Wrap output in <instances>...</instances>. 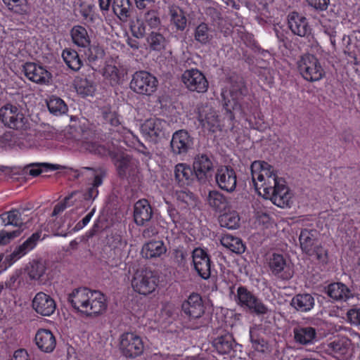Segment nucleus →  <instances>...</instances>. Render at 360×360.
<instances>
[{"mask_svg": "<svg viewBox=\"0 0 360 360\" xmlns=\"http://www.w3.org/2000/svg\"><path fill=\"white\" fill-rule=\"evenodd\" d=\"M288 27L294 34L307 37L311 32L307 18L302 15L292 12L288 16Z\"/></svg>", "mask_w": 360, "mask_h": 360, "instance_id": "nucleus-19", "label": "nucleus"}, {"mask_svg": "<svg viewBox=\"0 0 360 360\" xmlns=\"http://www.w3.org/2000/svg\"><path fill=\"white\" fill-rule=\"evenodd\" d=\"M252 180H277V174L273 167L263 160H255L250 167Z\"/></svg>", "mask_w": 360, "mask_h": 360, "instance_id": "nucleus-18", "label": "nucleus"}, {"mask_svg": "<svg viewBox=\"0 0 360 360\" xmlns=\"http://www.w3.org/2000/svg\"><path fill=\"white\" fill-rule=\"evenodd\" d=\"M81 150L101 156L110 155L114 160L117 172L122 178L126 176L127 174H133L138 167L137 160L133 159L127 153L120 150H115L106 148L91 141H82L81 142Z\"/></svg>", "mask_w": 360, "mask_h": 360, "instance_id": "nucleus-2", "label": "nucleus"}, {"mask_svg": "<svg viewBox=\"0 0 360 360\" xmlns=\"http://www.w3.org/2000/svg\"><path fill=\"white\" fill-rule=\"evenodd\" d=\"M47 106L50 112L55 115H60L68 111V107L65 102L56 96L50 98L47 102Z\"/></svg>", "mask_w": 360, "mask_h": 360, "instance_id": "nucleus-45", "label": "nucleus"}, {"mask_svg": "<svg viewBox=\"0 0 360 360\" xmlns=\"http://www.w3.org/2000/svg\"><path fill=\"white\" fill-rule=\"evenodd\" d=\"M294 340L297 343L307 345L317 340L316 330L311 326H299L293 329Z\"/></svg>", "mask_w": 360, "mask_h": 360, "instance_id": "nucleus-24", "label": "nucleus"}, {"mask_svg": "<svg viewBox=\"0 0 360 360\" xmlns=\"http://www.w3.org/2000/svg\"><path fill=\"white\" fill-rule=\"evenodd\" d=\"M25 77L30 81L39 84H47L51 80V73L44 67L34 63H26L23 65Z\"/></svg>", "mask_w": 360, "mask_h": 360, "instance_id": "nucleus-12", "label": "nucleus"}, {"mask_svg": "<svg viewBox=\"0 0 360 360\" xmlns=\"http://www.w3.org/2000/svg\"><path fill=\"white\" fill-rule=\"evenodd\" d=\"M221 243L225 248L237 254L244 252L245 249V245L239 238L229 234L221 237Z\"/></svg>", "mask_w": 360, "mask_h": 360, "instance_id": "nucleus-39", "label": "nucleus"}, {"mask_svg": "<svg viewBox=\"0 0 360 360\" xmlns=\"http://www.w3.org/2000/svg\"><path fill=\"white\" fill-rule=\"evenodd\" d=\"M103 117L105 120L112 126H117L120 123L119 117L115 112H105Z\"/></svg>", "mask_w": 360, "mask_h": 360, "instance_id": "nucleus-62", "label": "nucleus"}, {"mask_svg": "<svg viewBox=\"0 0 360 360\" xmlns=\"http://www.w3.org/2000/svg\"><path fill=\"white\" fill-rule=\"evenodd\" d=\"M234 170L228 166H221L217 169L215 180H236Z\"/></svg>", "mask_w": 360, "mask_h": 360, "instance_id": "nucleus-53", "label": "nucleus"}, {"mask_svg": "<svg viewBox=\"0 0 360 360\" xmlns=\"http://www.w3.org/2000/svg\"><path fill=\"white\" fill-rule=\"evenodd\" d=\"M70 198L71 195L67 196L65 198L63 202H60L55 205L52 212V217L58 215V214L63 212L68 207L70 206L68 202Z\"/></svg>", "mask_w": 360, "mask_h": 360, "instance_id": "nucleus-61", "label": "nucleus"}, {"mask_svg": "<svg viewBox=\"0 0 360 360\" xmlns=\"http://www.w3.org/2000/svg\"><path fill=\"white\" fill-rule=\"evenodd\" d=\"M107 245L114 251L116 257H120L124 248L127 245V242L122 240L120 235L112 233L107 238Z\"/></svg>", "mask_w": 360, "mask_h": 360, "instance_id": "nucleus-42", "label": "nucleus"}, {"mask_svg": "<svg viewBox=\"0 0 360 360\" xmlns=\"http://www.w3.org/2000/svg\"><path fill=\"white\" fill-rule=\"evenodd\" d=\"M152 208L146 199L138 200L134 205V218L138 226H143L152 217Z\"/></svg>", "mask_w": 360, "mask_h": 360, "instance_id": "nucleus-23", "label": "nucleus"}, {"mask_svg": "<svg viewBox=\"0 0 360 360\" xmlns=\"http://www.w3.org/2000/svg\"><path fill=\"white\" fill-rule=\"evenodd\" d=\"M327 295L336 301H346L352 297L349 288L342 283H333L328 285Z\"/></svg>", "mask_w": 360, "mask_h": 360, "instance_id": "nucleus-30", "label": "nucleus"}, {"mask_svg": "<svg viewBox=\"0 0 360 360\" xmlns=\"http://www.w3.org/2000/svg\"><path fill=\"white\" fill-rule=\"evenodd\" d=\"M298 70L302 77L311 82L320 81L326 75L321 63L312 54H304L300 58Z\"/></svg>", "mask_w": 360, "mask_h": 360, "instance_id": "nucleus-4", "label": "nucleus"}, {"mask_svg": "<svg viewBox=\"0 0 360 360\" xmlns=\"http://www.w3.org/2000/svg\"><path fill=\"white\" fill-rule=\"evenodd\" d=\"M101 183L102 181H94L84 193V199L86 200H94L98 194V187L101 185Z\"/></svg>", "mask_w": 360, "mask_h": 360, "instance_id": "nucleus-59", "label": "nucleus"}, {"mask_svg": "<svg viewBox=\"0 0 360 360\" xmlns=\"http://www.w3.org/2000/svg\"><path fill=\"white\" fill-rule=\"evenodd\" d=\"M45 264L41 261H33L28 269V274L31 279L38 280L45 273Z\"/></svg>", "mask_w": 360, "mask_h": 360, "instance_id": "nucleus-49", "label": "nucleus"}, {"mask_svg": "<svg viewBox=\"0 0 360 360\" xmlns=\"http://www.w3.org/2000/svg\"><path fill=\"white\" fill-rule=\"evenodd\" d=\"M174 195L177 200L182 201L188 206H194L196 204L195 196L189 191L176 189L174 191Z\"/></svg>", "mask_w": 360, "mask_h": 360, "instance_id": "nucleus-52", "label": "nucleus"}, {"mask_svg": "<svg viewBox=\"0 0 360 360\" xmlns=\"http://www.w3.org/2000/svg\"><path fill=\"white\" fill-rule=\"evenodd\" d=\"M271 272L283 280H288L292 276V271L287 265L283 256L280 254H273L269 262Z\"/></svg>", "mask_w": 360, "mask_h": 360, "instance_id": "nucleus-20", "label": "nucleus"}, {"mask_svg": "<svg viewBox=\"0 0 360 360\" xmlns=\"http://www.w3.org/2000/svg\"><path fill=\"white\" fill-rule=\"evenodd\" d=\"M14 126H8L10 128L15 129H23L26 127L27 119L24 116L23 113L18 108L16 112L13 113L11 121Z\"/></svg>", "mask_w": 360, "mask_h": 360, "instance_id": "nucleus-54", "label": "nucleus"}, {"mask_svg": "<svg viewBox=\"0 0 360 360\" xmlns=\"http://www.w3.org/2000/svg\"><path fill=\"white\" fill-rule=\"evenodd\" d=\"M193 168L185 163L177 164L174 169L176 180H190L193 175Z\"/></svg>", "mask_w": 360, "mask_h": 360, "instance_id": "nucleus-47", "label": "nucleus"}, {"mask_svg": "<svg viewBox=\"0 0 360 360\" xmlns=\"http://www.w3.org/2000/svg\"><path fill=\"white\" fill-rule=\"evenodd\" d=\"M70 36L74 44L81 48H88L91 44V38L85 27L75 25L70 30Z\"/></svg>", "mask_w": 360, "mask_h": 360, "instance_id": "nucleus-32", "label": "nucleus"}, {"mask_svg": "<svg viewBox=\"0 0 360 360\" xmlns=\"http://www.w3.org/2000/svg\"><path fill=\"white\" fill-rule=\"evenodd\" d=\"M82 314L86 316H96L104 312L107 308L105 295L100 291L91 290L89 294Z\"/></svg>", "mask_w": 360, "mask_h": 360, "instance_id": "nucleus-10", "label": "nucleus"}, {"mask_svg": "<svg viewBox=\"0 0 360 360\" xmlns=\"http://www.w3.org/2000/svg\"><path fill=\"white\" fill-rule=\"evenodd\" d=\"M158 278L156 274L149 269L138 270L131 280L134 291L141 295L152 293L156 288Z\"/></svg>", "mask_w": 360, "mask_h": 360, "instance_id": "nucleus-6", "label": "nucleus"}, {"mask_svg": "<svg viewBox=\"0 0 360 360\" xmlns=\"http://www.w3.org/2000/svg\"><path fill=\"white\" fill-rule=\"evenodd\" d=\"M158 79L147 71H136L132 75L130 89L135 93L144 96H150L157 90Z\"/></svg>", "mask_w": 360, "mask_h": 360, "instance_id": "nucleus-5", "label": "nucleus"}, {"mask_svg": "<svg viewBox=\"0 0 360 360\" xmlns=\"http://www.w3.org/2000/svg\"><path fill=\"white\" fill-rule=\"evenodd\" d=\"M130 5L129 0H114L113 12L120 20H124L129 16Z\"/></svg>", "mask_w": 360, "mask_h": 360, "instance_id": "nucleus-44", "label": "nucleus"}, {"mask_svg": "<svg viewBox=\"0 0 360 360\" xmlns=\"http://www.w3.org/2000/svg\"><path fill=\"white\" fill-rule=\"evenodd\" d=\"M193 169L198 180L207 179L212 176V162L206 155H198L195 158Z\"/></svg>", "mask_w": 360, "mask_h": 360, "instance_id": "nucleus-21", "label": "nucleus"}, {"mask_svg": "<svg viewBox=\"0 0 360 360\" xmlns=\"http://www.w3.org/2000/svg\"><path fill=\"white\" fill-rule=\"evenodd\" d=\"M219 222L222 227L236 229L239 227L240 217L236 212L224 213L219 217Z\"/></svg>", "mask_w": 360, "mask_h": 360, "instance_id": "nucleus-41", "label": "nucleus"}, {"mask_svg": "<svg viewBox=\"0 0 360 360\" xmlns=\"http://www.w3.org/2000/svg\"><path fill=\"white\" fill-rule=\"evenodd\" d=\"M214 30L205 22L199 24L194 30L195 40L202 45L210 44L214 38Z\"/></svg>", "mask_w": 360, "mask_h": 360, "instance_id": "nucleus-34", "label": "nucleus"}, {"mask_svg": "<svg viewBox=\"0 0 360 360\" xmlns=\"http://www.w3.org/2000/svg\"><path fill=\"white\" fill-rule=\"evenodd\" d=\"M199 120L204 127H207L210 130H214V128L219 126V118L214 112H210L205 116L200 113Z\"/></svg>", "mask_w": 360, "mask_h": 360, "instance_id": "nucleus-48", "label": "nucleus"}, {"mask_svg": "<svg viewBox=\"0 0 360 360\" xmlns=\"http://www.w3.org/2000/svg\"><path fill=\"white\" fill-rule=\"evenodd\" d=\"M168 12L170 24L177 30H184L187 25V18L183 9L173 4L169 6Z\"/></svg>", "mask_w": 360, "mask_h": 360, "instance_id": "nucleus-29", "label": "nucleus"}, {"mask_svg": "<svg viewBox=\"0 0 360 360\" xmlns=\"http://www.w3.org/2000/svg\"><path fill=\"white\" fill-rule=\"evenodd\" d=\"M55 172L56 178L76 179V169L59 164L45 162H34L23 165L6 166L0 165V176L13 178L15 176L36 179L49 177L50 172Z\"/></svg>", "mask_w": 360, "mask_h": 360, "instance_id": "nucleus-1", "label": "nucleus"}, {"mask_svg": "<svg viewBox=\"0 0 360 360\" xmlns=\"http://www.w3.org/2000/svg\"><path fill=\"white\" fill-rule=\"evenodd\" d=\"M212 345L219 354H226L233 349L236 342L231 334L226 333L214 338Z\"/></svg>", "mask_w": 360, "mask_h": 360, "instance_id": "nucleus-33", "label": "nucleus"}, {"mask_svg": "<svg viewBox=\"0 0 360 360\" xmlns=\"http://www.w3.org/2000/svg\"><path fill=\"white\" fill-rule=\"evenodd\" d=\"M350 347V341L346 338H342L331 342L328 345V347L331 352L339 357L346 355Z\"/></svg>", "mask_w": 360, "mask_h": 360, "instance_id": "nucleus-40", "label": "nucleus"}, {"mask_svg": "<svg viewBox=\"0 0 360 360\" xmlns=\"http://www.w3.org/2000/svg\"><path fill=\"white\" fill-rule=\"evenodd\" d=\"M62 57L66 65L72 70L77 71L82 66V61L77 52L72 49L63 50Z\"/></svg>", "mask_w": 360, "mask_h": 360, "instance_id": "nucleus-38", "label": "nucleus"}, {"mask_svg": "<svg viewBox=\"0 0 360 360\" xmlns=\"http://www.w3.org/2000/svg\"><path fill=\"white\" fill-rule=\"evenodd\" d=\"M207 202L210 206L217 211H221L226 206V199L216 191H210Z\"/></svg>", "mask_w": 360, "mask_h": 360, "instance_id": "nucleus-46", "label": "nucleus"}, {"mask_svg": "<svg viewBox=\"0 0 360 360\" xmlns=\"http://www.w3.org/2000/svg\"><path fill=\"white\" fill-rule=\"evenodd\" d=\"M193 262L195 271L202 278L207 279L210 277V259L203 250L196 248L193 250Z\"/></svg>", "mask_w": 360, "mask_h": 360, "instance_id": "nucleus-16", "label": "nucleus"}, {"mask_svg": "<svg viewBox=\"0 0 360 360\" xmlns=\"http://www.w3.org/2000/svg\"><path fill=\"white\" fill-rule=\"evenodd\" d=\"M6 7L11 11L19 15L29 14L30 9L27 0H3Z\"/></svg>", "mask_w": 360, "mask_h": 360, "instance_id": "nucleus-43", "label": "nucleus"}, {"mask_svg": "<svg viewBox=\"0 0 360 360\" xmlns=\"http://www.w3.org/2000/svg\"><path fill=\"white\" fill-rule=\"evenodd\" d=\"M133 35L136 38H142L146 32L145 22L141 20H136L131 26Z\"/></svg>", "mask_w": 360, "mask_h": 360, "instance_id": "nucleus-55", "label": "nucleus"}, {"mask_svg": "<svg viewBox=\"0 0 360 360\" xmlns=\"http://www.w3.org/2000/svg\"><path fill=\"white\" fill-rule=\"evenodd\" d=\"M32 307L37 314L44 316H49L54 313L56 309V304L49 295L39 292L33 298Z\"/></svg>", "mask_w": 360, "mask_h": 360, "instance_id": "nucleus-13", "label": "nucleus"}, {"mask_svg": "<svg viewBox=\"0 0 360 360\" xmlns=\"http://www.w3.org/2000/svg\"><path fill=\"white\" fill-rule=\"evenodd\" d=\"M120 349L127 358H136L144 350L142 338L134 333H124L120 337Z\"/></svg>", "mask_w": 360, "mask_h": 360, "instance_id": "nucleus-7", "label": "nucleus"}, {"mask_svg": "<svg viewBox=\"0 0 360 360\" xmlns=\"http://www.w3.org/2000/svg\"><path fill=\"white\" fill-rule=\"evenodd\" d=\"M315 304L314 297L309 293L298 294L292 297L290 305L297 311L305 313L311 310Z\"/></svg>", "mask_w": 360, "mask_h": 360, "instance_id": "nucleus-28", "label": "nucleus"}, {"mask_svg": "<svg viewBox=\"0 0 360 360\" xmlns=\"http://www.w3.org/2000/svg\"><path fill=\"white\" fill-rule=\"evenodd\" d=\"M75 88L77 94L84 97L93 96L96 90L93 81L83 77H77L75 79Z\"/></svg>", "mask_w": 360, "mask_h": 360, "instance_id": "nucleus-37", "label": "nucleus"}, {"mask_svg": "<svg viewBox=\"0 0 360 360\" xmlns=\"http://www.w3.org/2000/svg\"><path fill=\"white\" fill-rule=\"evenodd\" d=\"M348 321L353 325L360 326V308L353 307L347 312Z\"/></svg>", "mask_w": 360, "mask_h": 360, "instance_id": "nucleus-58", "label": "nucleus"}, {"mask_svg": "<svg viewBox=\"0 0 360 360\" xmlns=\"http://www.w3.org/2000/svg\"><path fill=\"white\" fill-rule=\"evenodd\" d=\"M37 347L43 352H51L56 347V339L53 333L46 329H40L35 335Z\"/></svg>", "mask_w": 360, "mask_h": 360, "instance_id": "nucleus-27", "label": "nucleus"}, {"mask_svg": "<svg viewBox=\"0 0 360 360\" xmlns=\"http://www.w3.org/2000/svg\"><path fill=\"white\" fill-rule=\"evenodd\" d=\"M95 209L94 208L89 213H88L82 221H79L75 226L74 231H77L82 228H84L85 226H86L89 222L90 221L91 217L94 214Z\"/></svg>", "mask_w": 360, "mask_h": 360, "instance_id": "nucleus-63", "label": "nucleus"}, {"mask_svg": "<svg viewBox=\"0 0 360 360\" xmlns=\"http://www.w3.org/2000/svg\"><path fill=\"white\" fill-rule=\"evenodd\" d=\"M299 240L300 247L306 254L312 255L316 254L318 259H321L325 250H320L319 248L316 245V231L314 230L304 229L301 231Z\"/></svg>", "mask_w": 360, "mask_h": 360, "instance_id": "nucleus-11", "label": "nucleus"}, {"mask_svg": "<svg viewBox=\"0 0 360 360\" xmlns=\"http://www.w3.org/2000/svg\"><path fill=\"white\" fill-rule=\"evenodd\" d=\"M167 252V248L161 240H153L146 243L142 248L143 257L153 259L161 257Z\"/></svg>", "mask_w": 360, "mask_h": 360, "instance_id": "nucleus-31", "label": "nucleus"}, {"mask_svg": "<svg viewBox=\"0 0 360 360\" xmlns=\"http://www.w3.org/2000/svg\"><path fill=\"white\" fill-rule=\"evenodd\" d=\"M308 4L319 11H326L329 5L330 0H307Z\"/></svg>", "mask_w": 360, "mask_h": 360, "instance_id": "nucleus-60", "label": "nucleus"}, {"mask_svg": "<svg viewBox=\"0 0 360 360\" xmlns=\"http://www.w3.org/2000/svg\"><path fill=\"white\" fill-rule=\"evenodd\" d=\"M2 224L6 226L12 225L17 227H21L27 220L22 216V212L18 210H12L6 212L0 215Z\"/></svg>", "mask_w": 360, "mask_h": 360, "instance_id": "nucleus-35", "label": "nucleus"}, {"mask_svg": "<svg viewBox=\"0 0 360 360\" xmlns=\"http://www.w3.org/2000/svg\"><path fill=\"white\" fill-rule=\"evenodd\" d=\"M91 290L87 288H79L74 289L68 295V301L77 311L82 313L84 305L88 300V295Z\"/></svg>", "mask_w": 360, "mask_h": 360, "instance_id": "nucleus-26", "label": "nucleus"}, {"mask_svg": "<svg viewBox=\"0 0 360 360\" xmlns=\"http://www.w3.org/2000/svg\"><path fill=\"white\" fill-rule=\"evenodd\" d=\"M255 190L258 194L265 199H270L274 205L280 207H289L292 193L289 188L280 181H274V186L268 185L264 182L260 187L257 181H252Z\"/></svg>", "mask_w": 360, "mask_h": 360, "instance_id": "nucleus-3", "label": "nucleus"}, {"mask_svg": "<svg viewBox=\"0 0 360 360\" xmlns=\"http://www.w3.org/2000/svg\"><path fill=\"white\" fill-rule=\"evenodd\" d=\"M236 302L242 307L248 309L257 315H264L268 312V308L263 302L245 287L237 290Z\"/></svg>", "mask_w": 360, "mask_h": 360, "instance_id": "nucleus-8", "label": "nucleus"}, {"mask_svg": "<svg viewBox=\"0 0 360 360\" xmlns=\"http://www.w3.org/2000/svg\"><path fill=\"white\" fill-rule=\"evenodd\" d=\"M20 230L17 229L13 231H0V245H4L9 243L13 239L19 236L20 234Z\"/></svg>", "mask_w": 360, "mask_h": 360, "instance_id": "nucleus-56", "label": "nucleus"}, {"mask_svg": "<svg viewBox=\"0 0 360 360\" xmlns=\"http://www.w3.org/2000/svg\"><path fill=\"white\" fill-rule=\"evenodd\" d=\"M182 310L191 321L200 319L205 312V308L200 295L192 293L182 304Z\"/></svg>", "mask_w": 360, "mask_h": 360, "instance_id": "nucleus-15", "label": "nucleus"}, {"mask_svg": "<svg viewBox=\"0 0 360 360\" xmlns=\"http://www.w3.org/2000/svg\"><path fill=\"white\" fill-rule=\"evenodd\" d=\"M167 124L162 119L151 117L146 120L141 127L142 134L151 141H155L158 137L164 134Z\"/></svg>", "mask_w": 360, "mask_h": 360, "instance_id": "nucleus-14", "label": "nucleus"}, {"mask_svg": "<svg viewBox=\"0 0 360 360\" xmlns=\"http://www.w3.org/2000/svg\"><path fill=\"white\" fill-rule=\"evenodd\" d=\"M192 145V139L185 130H179L174 133L170 143L172 152L176 155L186 153Z\"/></svg>", "mask_w": 360, "mask_h": 360, "instance_id": "nucleus-17", "label": "nucleus"}, {"mask_svg": "<svg viewBox=\"0 0 360 360\" xmlns=\"http://www.w3.org/2000/svg\"><path fill=\"white\" fill-rule=\"evenodd\" d=\"M181 80L186 87L198 93H204L208 88V82L205 75L197 69H190L184 71Z\"/></svg>", "mask_w": 360, "mask_h": 360, "instance_id": "nucleus-9", "label": "nucleus"}, {"mask_svg": "<svg viewBox=\"0 0 360 360\" xmlns=\"http://www.w3.org/2000/svg\"><path fill=\"white\" fill-rule=\"evenodd\" d=\"M108 171L104 166L83 167L76 169V179L103 180L108 178Z\"/></svg>", "mask_w": 360, "mask_h": 360, "instance_id": "nucleus-22", "label": "nucleus"}, {"mask_svg": "<svg viewBox=\"0 0 360 360\" xmlns=\"http://www.w3.org/2000/svg\"><path fill=\"white\" fill-rule=\"evenodd\" d=\"M150 47L155 51H160L164 48L165 38L158 32H152L147 38Z\"/></svg>", "mask_w": 360, "mask_h": 360, "instance_id": "nucleus-51", "label": "nucleus"}, {"mask_svg": "<svg viewBox=\"0 0 360 360\" xmlns=\"http://www.w3.org/2000/svg\"><path fill=\"white\" fill-rule=\"evenodd\" d=\"M18 107L11 104H7L0 109V119L6 126H14L11 121L13 113L16 112Z\"/></svg>", "mask_w": 360, "mask_h": 360, "instance_id": "nucleus-50", "label": "nucleus"}, {"mask_svg": "<svg viewBox=\"0 0 360 360\" xmlns=\"http://www.w3.org/2000/svg\"><path fill=\"white\" fill-rule=\"evenodd\" d=\"M144 22L150 28H156L160 24V20L154 11H150L145 15Z\"/></svg>", "mask_w": 360, "mask_h": 360, "instance_id": "nucleus-57", "label": "nucleus"}, {"mask_svg": "<svg viewBox=\"0 0 360 360\" xmlns=\"http://www.w3.org/2000/svg\"><path fill=\"white\" fill-rule=\"evenodd\" d=\"M41 236L40 232H36L29 237L22 244L16 247L8 256L9 259L15 262L25 255L32 250L37 245Z\"/></svg>", "mask_w": 360, "mask_h": 360, "instance_id": "nucleus-25", "label": "nucleus"}, {"mask_svg": "<svg viewBox=\"0 0 360 360\" xmlns=\"http://www.w3.org/2000/svg\"><path fill=\"white\" fill-rule=\"evenodd\" d=\"M103 77L109 81L111 85L119 84L124 77V70L114 64L107 63L103 69Z\"/></svg>", "mask_w": 360, "mask_h": 360, "instance_id": "nucleus-36", "label": "nucleus"}, {"mask_svg": "<svg viewBox=\"0 0 360 360\" xmlns=\"http://www.w3.org/2000/svg\"><path fill=\"white\" fill-rule=\"evenodd\" d=\"M237 181H216L219 187L227 192H232L235 190Z\"/></svg>", "mask_w": 360, "mask_h": 360, "instance_id": "nucleus-64", "label": "nucleus"}]
</instances>
